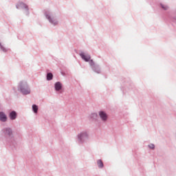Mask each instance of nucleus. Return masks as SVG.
<instances>
[{
	"label": "nucleus",
	"mask_w": 176,
	"mask_h": 176,
	"mask_svg": "<svg viewBox=\"0 0 176 176\" xmlns=\"http://www.w3.org/2000/svg\"><path fill=\"white\" fill-rule=\"evenodd\" d=\"M20 89H21V91L22 94L27 95V94H30V93H31V90H30V88H28V85H24L23 83H21Z\"/></svg>",
	"instance_id": "1"
},
{
	"label": "nucleus",
	"mask_w": 176,
	"mask_h": 176,
	"mask_svg": "<svg viewBox=\"0 0 176 176\" xmlns=\"http://www.w3.org/2000/svg\"><path fill=\"white\" fill-rule=\"evenodd\" d=\"M78 138L80 141H85L87 138V133L82 132L78 135Z\"/></svg>",
	"instance_id": "2"
},
{
	"label": "nucleus",
	"mask_w": 176,
	"mask_h": 176,
	"mask_svg": "<svg viewBox=\"0 0 176 176\" xmlns=\"http://www.w3.org/2000/svg\"><path fill=\"white\" fill-rule=\"evenodd\" d=\"M46 17H47V19H48L50 23H52V24H54V25L58 24L57 20H56L54 18H52V16H50V15L46 14Z\"/></svg>",
	"instance_id": "3"
},
{
	"label": "nucleus",
	"mask_w": 176,
	"mask_h": 176,
	"mask_svg": "<svg viewBox=\"0 0 176 176\" xmlns=\"http://www.w3.org/2000/svg\"><path fill=\"white\" fill-rule=\"evenodd\" d=\"M99 116L100 117V119H102V120H104V121L108 119V116L104 111H100Z\"/></svg>",
	"instance_id": "4"
},
{
	"label": "nucleus",
	"mask_w": 176,
	"mask_h": 176,
	"mask_svg": "<svg viewBox=\"0 0 176 176\" xmlns=\"http://www.w3.org/2000/svg\"><path fill=\"white\" fill-rule=\"evenodd\" d=\"M0 120L1 122H6L8 120V117L3 112H0Z\"/></svg>",
	"instance_id": "5"
},
{
	"label": "nucleus",
	"mask_w": 176,
	"mask_h": 176,
	"mask_svg": "<svg viewBox=\"0 0 176 176\" xmlns=\"http://www.w3.org/2000/svg\"><path fill=\"white\" fill-rule=\"evenodd\" d=\"M81 58H82V60H85V61H89L90 60V56L89 55H85V54L81 53L80 54Z\"/></svg>",
	"instance_id": "6"
},
{
	"label": "nucleus",
	"mask_w": 176,
	"mask_h": 176,
	"mask_svg": "<svg viewBox=\"0 0 176 176\" xmlns=\"http://www.w3.org/2000/svg\"><path fill=\"white\" fill-rule=\"evenodd\" d=\"M16 118H17V113H16V111H12L10 113V118L11 119V120H14Z\"/></svg>",
	"instance_id": "7"
},
{
	"label": "nucleus",
	"mask_w": 176,
	"mask_h": 176,
	"mask_svg": "<svg viewBox=\"0 0 176 176\" xmlns=\"http://www.w3.org/2000/svg\"><path fill=\"white\" fill-rule=\"evenodd\" d=\"M61 87H63V86L61 85V83L60 82H58L55 84V89L56 90V91L61 90Z\"/></svg>",
	"instance_id": "8"
},
{
	"label": "nucleus",
	"mask_w": 176,
	"mask_h": 176,
	"mask_svg": "<svg viewBox=\"0 0 176 176\" xmlns=\"http://www.w3.org/2000/svg\"><path fill=\"white\" fill-rule=\"evenodd\" d=\"M5 135H12V129L7 128L4 129Z\"/></svg>",
	"instance_id": "9"
},
{
	"label": "nucleus",
	"mask_w": 176,
	"mask_h": 176,
	"mask_svg": "<svg viewBox=\"0 0 176 176\" xmlns=\"http://www.w3.org/2000/svg\"><path fill=\"white\" fill-rule=\"evenodd\" d=\"M21 8H27V6L23 3H19L16 5V9H20Z\"/></svg>",
	"instance_id": "10"
},
{
	"label": "nucleus",
	"mask_w": 176,
	"mask_h": 176,
	"mask_svg": "<svg viewBox=\"0 0 176 176\" xmlns=\"http://www.w3.org/2000/svg\"><path fill=\"white\" fill-rule=\"evenodd\" d=\"M97 163L100 168H102L104 167V164L102 163V161L101 160H98Z\"/></svg>",
	"instance_id": "11"
},
{
	"label": "nucleus",
	"mask_w": 176,
	"mask_h": 176,
	"mask_svg": "<svg viewBox=\"0 0 176 176\" xmlns=\"http://www.w3.org/2000/svg\"><path fill=\"white\" fill-rule=\"evenodd\" d=\"M53 79V74L52 73H49L47 75V80H52Z\"/></svg>",
	"instance_id": "12"
},
{
	"label": "nucleus",
	"mask_w": 176,
	"mask_h": 176,
	"mask_svg": "<svg viewBox=\"0 0 176 176\" xmlns=\"http://www.w3.org/2000/svg\"><path fill=\"white\" fill-rule=\"evenodd\" d=\"M32 109H33L34 113H38V106L36 104H33L32 105Z\"/></svg>",
	"instance_id": "13"
},
{
	"label": "nucleus",
	"mask_w": 176,
	"mask_h": 176,
	"mask_svg": "<svg viewBox=\"0 0 176 176\" xmlns=\"http://www.w3.org/2000/svg\"><path fill=\"white\" fill-rule=\"evenodd\" d=\"M162 9H164V10H167V9H168V6H164L163 4L161 5Z\"/></svg>",
	"instance_id": "14"
},
{
	"label": "nucleus",
	"mask_w": 176,
	"mask_h": 176,
	"mask_svg": "<svg viewBox=\"0 0 176 176\" xmlns=\"http://www.w3.org/2000/svg\"><path fill=\"white\" fill-rule=\"evenodd\" d=\"M148 146L151 149H155V145L154 144H150V145H148Z\"/></svg>",
	"instance_id": "15"
},
{
	"label": "nucleus",
	"mask_w": 176,
	"mask_h": 176,
	"mask_svg": "<svg viewBox=\"0 0 176 176\" xmlns=\"http://www.w3.org/2000/svg\"><path fill=\"white\" fill-rule=\"evenodd\" d=\"M90 65L91 66L94 65V62H93V60H90Z\"/></svg>",
	"instance_id": "16"
},
{
	"label": "nucleus",
	"mask_w": 176,
	"mask_h": 176,
	"mask_svg": "<svg viewBox=\"0 0 176 176\" xmlns=\"http://www.w3.org/2000/svg\"><path fill=\"white\" fill-rule=\"evenodd\" d=\"M3 52H6L5 49H3Z\"/></svg>",
	"instance_id": "17"
},
{
	"label": "nucleus",
	"mask_w": 176,
	"mask_h": 176,
	"mask_svg": "<svg viewBox=\"0 0 176 176\" xmlns=\"http://www.w3.org/2000/svg\"><path fill=\"white\" fill-rule=\"evenodd\" d=\"M1 49H3V47L1 46Z\"/></svg>",
	"instance_id": "18"
}]
</instances>
